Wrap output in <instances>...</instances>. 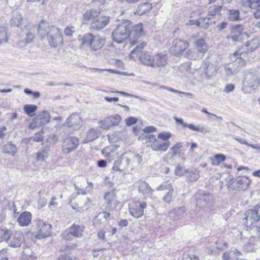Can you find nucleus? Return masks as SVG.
Masks as SVG:
<instances>
[{
	"mask_svg": "<svg viewBox=\"0 0 260 260\" xmlns=\"http://www.w3.org/2000/svg\"><path fill=\"white\" fill-rule=\"evenodd\" d=\"M228 19L231 21H238L241 20L238 10L231 9L228 12Z\"/></svg>",
	"mask_w": 260,
	"mask_h": 260,
	"instance_id": "f704fd0d",
	"label": "nucleus"
},
{
	"mask_svg": "<svg viewBox=\"0 0 260 260\" xmlns=\"http://www.w3.org/2000/svg\"><path fill=\"white\" fill-rule=\"evenodd\" d=\"M244 54L245 53L243 52L239 53L238 52H235L233 53L234 56H238L235 61L236 63H237L238 64V67H239V68L237 69V72H238L241 68L245 67L246 64V61L242 57Z\"/></svg>",
	"mask_w": 260,
	"mask_h": 260,
	"instance_id": "4c0bfd02",
	"label": "nucleus"
},
{
	"mask_svg": "<svg viewBox=\"0 0 260 260\" xmlns=\"http://www.w3.org/2000/svg\"><path fill=\"white\" fill-rule=\"evenodd\" d=\"M173 188L170 189L167 192V193L165 194V196L163 197L162 200L163 201L169 204L173 196Z\"/></svg>",
	"mask_w": 260,
	"mask_h": 260,
	"instance_id": "4d7b16f0",
	"label": "nucleus"
},
{
	"mask_svg": "<svg viewBox=\"0 0 260 260\" xmlns=\"http://www.w3.org/2000/svg\"><path fill=\"white\" fill-rule=\"evenodd\" d=\"M175 172L176 175L182 176L184 175L185 171L181 167L177 166L175 169Z\"/></svg>",
	"mask_w": 260,
	"mask_h": 260,
	"instance_id": "774afa93",
	"label": "nucleus"
},
{
	"mask_svg": "<svg viewBox=\"0 0 260 260\" xmlns=\"http://www.w3.org/2000/svg\"><path fill=\"white\" fill-rule=\"evenodd\" d=\"M182 260H199V259L194 254L185 252L183 255Z\"/></svg>",
	"mask_w": 260,
	"mask_h": 260,
	"instance_id": "052dcab7",
	"label": "nucleus"
},
{
	"mask_svg": "<svg viewBox=\"0 0 260 260\" xmlns=\"http://www.w3.org/2000/svg\"><path fill=\"white\" fill-rule=\"evenodd\" d=\"M10 24L13 26L20 27L22 24V17L19 12L14 14L10 20Z\"/></svg>",
	"mask_w": 260,
	"mask_h": 260,
	"instance_id": "72a5a7b5",
	"label": "nucleus"
},
{
	"mask_svg": "<svg viewBox=\"0 0 260 260\" xmlns=\"http://www.w3.org/2000/svg\"><path fill=\"white\" fill-rule=\"evenodd\" d=\"M49 152L47 149L43 148L40 149L37 152L36 160L38 161H44L48 158Z\"/></svg>",
	"mask_w": 260,
	"mask_h": 260,
	"instance_id": "a19ab883",
	"label": "nucleus"
},
{
	"mask_svg": "<svg viewBox=\"0 0 260 260\" xmlns=\"http://www.w3.org/2000/svg\"><path fill=\"white\" fill-rule=\"evenodd\" d=\"M251 235H252L249 239V243L245 246L246 250L249 252H253L257 248V243L259 241V239L257 240L254 237H253V236H255V234Z\"/></svg>",
	"mask_w": 260,
	"mask_h": 260,
	"instance_id": "2f4dec72",
	"label": "nucleus"
},
{
	"mask_svg": "<svg viewBox=\"0 0 260 260\" xmlns=\"http://www.w3.org/2000/svg\"><path fill=\"white\" fill-rule=\"evenodd\" d=\"M196 202V206L199 208L205 207L212 199V196L204 191H200L193 196Z\"/></svg>",
	"mask_w": 260,
	"mask_h": 260,
	"instance_id": "ddd939ff",
	"label": "nucleus"
},
{
	"mask_svg": "<svg viewBox=\"0 0 260 260\" xmlns=\"http://www.w3.org/2000/svg\"><path fill=\"white\" fill-rule=\"evenodd\" d=\"M187 42L180 39H176L172 43L170 51L175 55H178L184 52L188 47Z\"/></svg>",
	"mask_w": 260,
	"mask_h": 260,
	"instance_id": "9b49d317",
	"label": "nucleus"
},
{
	"mask_svg": "<svg viewBox=\"0 0 260 260\" xmlns=\"http://www.w3.org/2000/svg\"><path fill=\"white\" fill-rule=\"evenodd\" d=\"M135 185L138 187L139 193H142L145 198H149L152 196L153 189L148 183L139 180L135 183Z\"/></svg>",
	"mask_w": 260,
	"mask_h": 260,
	"instance_id": "2eb2a0df",
	"label": "nucleus"
},
{
	"mask_svg": "<svg viewBox=\"0 0 260 260\" xmlns=\"http://www.w3.org/2000/svg\"><path fill=\"white\" fill-rule=\"evenodd\" d=\"M221 6L214 5L211 6L209 9L208 15L213 16L220 14Z\"/></svg>",
	"mask_w": 260,
	"mask_h": 260,
	"instance_id": "09e8293b",
	"label": "nucleus"
},
{
	"mask_svg": "<svg viewBox=\"0 0 260 260\" xmlns=\"http://www.w3.org/2000/svg\"><path fill=\"white\" fill-rule=\"evenodd\" d=\"M93 224L94 226H98L102 223H104L105 220L103 218L102 215L100 213H99L97 215H96L94 219H93Z\"/></svg>",
	"mask_w": 260,
	"mask_h": 260,
	"instance_id": "5fc2aeb1",
	"label": "nucleus"
},
{
	"mask_svg": "<svg viewBox=\"0 0 260 260\" xmlns=\"http://www.w3.org/2000/svg\"><path fill=\"white\" fill-rule=\"evenodd\" d=\"M144 34L143 28L142 24L139 23L136 25H133L132 23V27L131 29V35L135 37H140Z\"/></svg>",
	"mask_w": 260,
	"mask_h": 260,
	"instance_id": "c9c22d12",
	"label": "nucleus"
},
{
	"mask_svg": "<svg viewBox=\"0 0 260 260\" xmlns=\"http://www.w3.org/2000/svg\"><path fill=\"white\" fill-rule=\"evenodd\" d=\"M171 137V134L170 132H162L159 133L157 138L159 139H161L164 141H169V139Z\"/></svg>",
	"mask_w": 260,
	"mask_h": 260,
	"instance_id": "13d9d810",
	"label": "nucleus"
},
{
	"mask_svg": "<svg viewBox=\"0 0 260 260\" xmlns=\"http://www.w3.org/2000/svg\"><path fill=\"white\" fill-rule=\"evenodd\" d=\"M37 109V106L35 105H25L23 107V110L25 114L29 116H32L35 114Z\"/></svg>",
	"mask_w": 260,
	"mask_h": 260,
	"instance_id": "79ce46f5",
	"label": "nucleus"
},
{
	"mask_svg": "<svg viewBox=\"0 0 260 260\" xmlns=\"http://www.w3.org/2000/svg\"><path fill=\"white\" fill-rule=\"evenodd\" d=\"M12 235V231L8 229H0V239L1 241H8Z\"/></svg>",
	"mask_w": 260,
	"mask_h": 260,
	"instance_id": "c03bdc74",
	"label": "nucleus"
},
{
	"mask_svg": "<svg viewBox=\"0 0 260 260\" xmlns=\"http://www.w3.org/2000/svg\"><path fill=\"white\" fill-rule=\"evenodd\" d=\"M129 166H131L129 158L125 154H122L117 160L114 161L112 170L115 171L123 172Z\"/></svg>",
	"mask_w": 260,
	"mask_h": 260,
	"instance_id": "9d476101",
	"label": "nucleus"
},
{
	"mask_svg": "<svg viewBox=\"0 0 260 260\" xmlns=\"http://www.w3.org/2000/svg\"><path fill=\"white\" fill-rule=\"evenodd\" d=\"M241 254V252L235 249L225 252L222 255L223 260H238V256Z\"/></svg>",
	"mask_w": 260,
	"mask_h": 260,
	"instance_id": "cd10ccee",
	"label": "nucleus"
},
{
	"mask_svg": "<svg viewBox=\"0 0 260 260\" xmlns=\"http://www.w3.org/2000/svg\"><path fill=\"white\" fill-rule=\"evenodd\" d=\"M99 124L100 127L104 129H109L111 127L107 118L100 121Z\"/></svg>",
	"mask_w": 260,
	"mask_h": 260,
	"instance_id": "6e6d98bb",
	"label": "nucleus"
},
{
	"mask_svg": "<svg viewBox=\"0 0 260 260\" xmlns=\"http://www.w3.org/2000/svg\"><path fill=\"white\" fill-rule=\"evenodd\" d=\"M29 140L34 142H39L43 140V137L41 133L38 132L35 134L34 137H30Z\"/></svg>",
	"mask_w": 260,
	"mask_h": 260,
	"instance_id": "e2e57ef3",
	"label": "nucleus"
},
{
	"mask_svg": "<svg viewBox=\"0 0 260 260\" xmlns=\"http://www.w3.org/2000/svg\"><path fill=\"white\" fill-rule=\"evenodd\" d=\"M185 214L184 207L175 208L170 212V216L174 220H178L183 218Z\"/></svg>",
	"mask_w": 260,
	"mask_h": 260,
	"instance_id": "a878e982",
	"label": "nucleus"
},
{
	"mask_svg": "<svg viewBox=\"0 0 260 260\" xmlns=\"http://www.w3.org/2000/svg\"><path fill=\"white\" fill-rule=\"evenodd\" d=\"M186 54L189 59L192 60L201 59L203 57V56L198 52L197 50L193 51L189 50L186 52Z\"/></svg>",
	"mask_w": 260,
	"mask_h": 260,
	"instance_id": "a18cd8bd",
	"label": "nucleus"
},
{
	"mask_svg": "<svg viewBox=\"0 0 260 260\" xmlns=\"http://www.w3.org/2000/svg\"><path fill=\"white\" fill-rule=\"evenodd\" d=\"M22 0H7V4L11 7H18L21 5Z\"/></svg>",
	"mask_w": 260,
	"mask_h": 260,
	"instance_id": "680f3d73",
	"label": "nucleus"
},
{
	"mask_svg": "<svg viewBox=\"0 0 260 260\" xmlns=\"http://www.w3.org/2000/svg\"><path fill=\"white\" fill-rule=\"evenodd\" d=\"M228 248V244L222 240H219L212 246V248L208 249V252L210 254H216L220 251L225 250Z\"/></svg>",
	"mask_w": 260,
	"mask_h": 260,
	"instance_id": "412c9836",
	"label": "nucleus"
},
{
	"mask_svg": "<svg viewBox=\"0 0 260 260\" xmlns=\"http://www.w3.org/2000/svg\"><path fill=\"white\" fill-rule=\"evenodd\" d=\"M37 228L36 238L42 239L50 236L52 230V225L50 224L39 219L37 221Z\"/></svg>",
	"mask_w": 260,
	"mask_h": 260,
	"instance_id": "6e6552de",
	"label": "nucleus"
},
{
	"mask_svg": "<svg viewBox=\"0 0 260 260\" xmlns=\"http://www.w3.org/2000/svg\"><path fill=\"white\" fill-rule=\"evenodd\" d=\"M235 85L233 84H229L226 85L224 91L226 93L232 92L235 89Z\"/></svg>",
	"mask_w": 260,
	"mask_h": 260,
	"instance_id": "338daca9",
	"label": "nucleus"
},
{
	"mask_svg": "<svg viewBox=\"0 0 260 260\" xmlns=\"http://www.w3.org/2000/svg\"><path fill=\"white\" fill-rule=\"evenodd\" d=\"M84 229L83 224H74L64 231L62 237L66 240H72L74 237L81 238L83 236Z\"/></svg>",
	"mask_w": 260,
	"mask_h": 260,
	"instance_id": "0eeeda50",
	"label": "nucleus"
},
{
	"mask_svg": "<svg viewBox=\"0 0 260 260\" xmlns=\"http://www.w3.org/2000/svg\"><path fill=\"white\" fill-rule=\"evenodd\" d=\"M204 69L206 75L208 77H211L217 71V62H210L208 60L204 61Z\"/></svg>",
	"mask_w": 260,
	"mask_h": 260,
	"instance_id": "393cba45",
	"label": "nucleus"
},
{
	"mask_svg": "<svg viewBox=\"0 0 260 260\" xmlns=\"http://www.w3.org/2000/svg\"><path fill=\"white\" fill-rule=\"evenodd\" d=\"M187 177V181L189 182H192L197 180L199 178V172L196 170L191 171H185Z\"/></svg>",
	"mask_w": 260,
	"mask_h": 260,
	"instance_id": "37998d69",
	"label": "nucleus"
},
{
	"mask_svg": "<svg viewBox=\"0 0 260 260\" xmlns=\"http://www.w3.org/2000/svg\"><path fill=\"white\" fill-rule=\"evenodd\" d=\"M50 118L49 113L46 111H43L36 116L34 121L39 125H44L49 123Z\"/></svg>",
	"mask_w": 260,
	"mask_h": 260,
	"instance_id": "5701e85b",
	"label": "nucleus"
},
{
	"mask_svg": "<svg viewBox=\"0 0 260 260\" xmlns=\"http://www.w3.org/2000/svg\"><path fill=\"white\" fill-rule=\"evenodd\" d=\"M84 23H90V28L93 30H100L105 27L110 22V17L100 14L95 9L87 11L83 15Z\"/></svg>",
	"mask_w": 260,
	"mask_h": 260,
	"instance_id": "7ed1b4c3",
	"label": "nucleus"
},
{
	"mask_svg": "<svg viewBox=\"0 0 260 260\" xmlns=\"http://www.w3.org/2000/svg\"><path fill=\"white\" fill-rule=\"evenodd\" d=\"M142 161V155L140 154H137L135 155L133 157V160L131 163H130L131 167L133 168V167H135L139 165L141 161Z\"/></svg>",
	"mask_w": 260,
	"mask_h": 260,
	"instance_id": "603ef678",
	"label": "nucleus"
},
{
	"mask_svg": "<svg viewBox=\"0 0 260 260\" xmlns=\"http://www.w3.org/2000/svg\"><path fill=\"white\" fill-rule=\"evenodd\" d=\"M8 39V37L6 28L0 27V44L6 43Z\"/></svg>",
	"mask_w": 260,
	"mask_h": 260,
	"instance_id": "8fccbe9b",
	"label": "nucleus"
},
{
	"mask_svg": "<svg viewBox=\"0 0 260 260\" xmlns=\"http://www.w3.org/2000/svg\"><path fill=\"white\" fill-rule=\"evenodd\" d=\"M100 134V131L98 128H92L87 132L86 139L84 140L85 143L91 142L96 139Z\"/></svg>",
	"mask_w": 260,
	"mask_h": 260,
	"instance_id": "c85d7f7f",
	"label": "nucleus"
},
{
	"mask_svg": "<svg viewBox=\"0 0 260 260\" xmlns=\"http://www.w3.org/2000/svg\"><path fill=\"white\" fill-rule=\"evenodd\" d=\"M260 85V76L256 71H246L242 80L241 90L245 94L250 93Z\"/></svg>",
	"mask_w": 260,
	"mask_h": 260,
	"instance_id": "20e7f679",
	"label": "nucleus"
},
{
	"mask_svg": "<svg viewBox=\"0 0 260 260\" xmlns=\"http://www.w3.org/2000/svg\"><path fill=\"white\" fill-rule=\"evenodd\" d=\"M174 119L177 123L181 124L183 127H188L190 130L199 131L202 133H207L209 132V130L205 128L204 127H200L199 125H194L192 124H188L184 122L182 119L179 118L177 117H174Z\"/></svg>",
	"mask_w": 260,
	"mask_h": 260,
	"instance_id": "a211bd4d",
	"label": "nucleus"
},
{
	"mask_svg": "<svg viewBox=\"0 0 260 260\" xmlns=\"http://www.w3.org/2000/svg\"><path fill=\"white\" fill-rule=\"evenodd\" d=\"M137 122V119L134 117H130L125 119V123L127 126H131Z\"/></svg>",
	"mask_w": 260,
	"mask_h": 260,
	"instance_id": "69168bd1",
	"label": "nucleus"
},
{
	"mask_svg": "<svg viewBox=\"0 0 260 260\" xmlns=\"http://www.w3.org/2000/svg\"><path fill=\"white\" fill-rule=\"evenodd\" d=\"M31 218V214L29 212L24 211L20 214L17 221L20 226H26L30 223Z\"/></svg>",
	"mask_w": 260,
	"mask_h": 260,
	"instance_id": "b1692460",
	"label": "nucleus"
},
{
	"mask_svg": "<svg viewBox=\"0 0 260 260\" xmlns=\"http://www.w3.org/2000/svg\"><path fill=\"white\" fill-rule=\"evenodd\" d=\"M104 199L106 201L105 209L106 210L112 211L117 206L118 201L113 193L106 192L104 196Z\"/></svg>",
	"mask_w": 260,
	"mask_h": 260,
	"instance_id": "dca6fc26",
	"label": "nucleus"
},
{
	"mask_svg": "<svg viewBox=\"0 0 260 260\" xmlns=\"http://www.w3.org/2000/svg\"><path fill=\"white\" fill-rule=\"evenodd\" d=\"M152 8L151 4L149 3H144L140 4L138 7L136 12L135 13L136 14L139 15H142L146 12L150 11Z\"/></svg>",
	"mask_w": 260,
	"mask_h": 260,
	"instance_id": "c756f323",
	"label": "nucleus"
},
{
	"mask_svg": "<svg viewBox=\"0 0 260 260\" xmlns=\"http://www.w3.org/2000/svg\"><path fill=\"white\" fill-rule=\"evenodd\" d=\"M132 27V22L123 20L113 31L111 35L113 41L118 44L123 43L129 37Z\"/></svg>",
	"mask_w": 260,
	"mask_h": 260,
	"instance_id": "39448f33",
	"label": "nucleus"
},
{
	"mask_svg": "<svg viewBox=\"0 0 260 260\" xmlns=\"http://www.w3.org/2000/svg\"><path fill=\"white\" fill-rule=\"evenodd\" d=\"M210 159L212 166H218L226 159V156L224 154L219 153L215 155L214 158Z\"/></svg>",
	"mask_w": 260,
	"mask_h": 260,
	"instance_id": "ea45409f",
	"label": "nucleus"
},
{
	"mask_svg": "<svg viewBox=\"0 0 260 260\" xmlns=\"http://www.w3.org/2000/svg\"><path fill=\"white\" fill-rule=\"evenodd\" d=\"M81 117L76 114L71 115L67 120V124L71 130L78 129L81 125Z\"/></svg>",
	"mask_w": 260,
	"mask_h": 260,
	"instance_id": "f3484780",
	"label": "nucleus"
},
{
	"mask_svg": "<svg viewBox=\"0 0 260 260\" xmlns=\"http://www.w3.org/2000/svg\"><path fill=\"white\" fill-rule=\"evenodd\" d=\"M170 144L169 141L162 142L155 138L154 141L151 144V148L155 151L165 152Z\"/></svg>",
	"mask_w": 260,
	"mask_h": 260,
	"instance_id": "6ab92c4d",
	"label": "nucleus"
},
{
	"mask_svg": "<svg viewBox=\"0 0 260 260\" xmlns=\"http://www.w3.org/2000/svg\"><path fill=\"white\" fill-rule=\"evenodd\" d=\"M139 58L144 64L152 67L153 56H151L149 52H144L143 54H141Z\"/></svg>",
	"mask_w": 260,
	"mask_h": 260,
	"instance_id": "7c9ffc66",
	"label": "nucleus"
},
{
	"mask_svg": "<svg viewBox=\"0 0 260 260\" xmlns=\"http://www.w3.org/2000/svg\"><path fill=\"white\" fill-rule=\"evenodd\" d=\"M146 46V44L144 43H141L135 47L134 49L131 52V57L134 58L135 57L140 55L141 54H143L142 52L143 49Z\"/></svg>",
	"mask_w": 260,
	"mask_h": 260,
	"instance_id": "e433bc0d",
	"label": "nucleus"
},
{
	"mask_svg": "<svg viewBox=\"0 0 260 260\" xmlns=\"http://www.w3.org/2000/svg\"><path fill=\"white\" fill-rule=\"evenodd\" d=\"M2 152L5 154L14 156L17 152V148L11 142H8L3 146Z\"/></svg>",
	"mask_w": 260,
	"mask_h": 260,
	"instance_id": "bb28decb",
	"label": "nucleus"
},
{
	"mask_svg": "<svg viewBox=\"0 0 260 260\" xmlns=\"http://www.w3.org/2000/svg\"><path fill=\"white\" fill-rule=\"evenodd\" d=\"M79 141L76 137H71L66 139L62 146V152L68 154L74 151L78 146Z\"/></svg>",
	"mask_w": 260,
	"mask_h": 260,
	"instance_id": "f8f14e48",
	"label": "nucleus"
},
{
	"mask_svg": "<svg viewBox=\"0 0 260 260\" xmlns=\"http://www.w3.org/2000/svg\"><path fill=\"white\" fill-rule=\"evenodd\" d=\"M147 207L145 202H134L130 206L129 210L131 215L135 218H139L144 214V209Z\"/></svg>",
	"mask_w": 260,
	"mask_h": 260,
	"instance_id": "1a4fd4ad",
	"label": "nucleus"
},
{
	"mask_svg": "<svg viewBox=\"0 0 260 260\" xmlns=\"http://www.w3.org/2000/svg\"><path fill=\"white\" fill-rule=\"evenodd\" d=\"M244 215L247 231L249 230L250 234H255L253 237L258 240L260 239V225L258 223L260 220V203L254 208L247 210Z\"/></svg>",
	"mask_w": 260,
	"mask_h": 260,
	"instance_id": "f03ea898",
	"label": "nucleus"
},
{
	"mask_svg": "<svg viewBox=\"0 0 260 260\" xmlns=\"http://www.w3.org/2000/svg\"><path fill=\"white\" fill-rule=\"evenodd\" d=\"M173 188V186L171 184V183H169L168 182H164L161 185H160L159 186H158L156 188V190H169L170 189H171Z\"/></svg>",
	"mask_w": 260,
	"mask_h": 260,
	"instance_id": "bf43d9fd",
	"label": "nucleus"
},
{
	"mask_svg": "<svg viewBox=\"0 0 260 260\" xmlns=\"http://www.w3.org/2000/svg\"><path fill=\"white\" fill-rule=\"evenodd\" d=\"M167 64V55L166 54L159 53L153 56L152 67H164Z\"/></svg>",
	"mask_w": 260,
	"mask_h": 260,
	"instance_id": "aec40b11",
	"label": "nucleus"
},
{
	"mask_svg": "<svg viewBox=\"0 0 260 260\" xmlns=\"http://www.w3.org/2000/svg\"><path fill=\"white\" fill-rule=\"evenodd\" d=\"M80 41V47L89 46L90 49L94 51H97L101 49L105 43V39L99 35L94 36L91 33L84 35Z\"/></svg>",
	"mask_w": 260,
	"mask_h": 260,
	"instance_id": "423d86ee",
	"label": "nucleus"
},
{
	"mask_svg": "<svg viewBox=\"0 0 260 260\" xmlns=\"http://www.w3.org/2000/svg\"><path fill=\"white\" fill-rule=\"evenodd\" d=\"M246 46L248 47L247 50L250 51H253L259 46V41L257 39L246 42Z\"/></svg>",
	"mask_w": 260,
	"mask_h": 260,
	"instance_id": "de8ad7c7",
	"label": "nucleus"
},
{
	"mask_svg": "<svg viewBox=\"0 0 260 260\" xmlns=\"http://www.w3.org/2000/svg\"><path fill=\"white\" fill-rule=\"evenodd\" d=\"M75 28L72 26H68L64 30V33L65 35L69 37L72 36L73 33L75 32Z\"/></svg>",
	"mask_w": 260,
	"mask_h": 260,
	"instance_id": "0e129e2a",
	"label": "nucleus"
},
{
	"mask_svg": "<svg viewBox=\"0 0 260 260\" xmlns=\"http://www.w3.org/2000/svg\"><path fill=\"white\" fill-rule=\"evenodd\" d=\"M24 242V237L22 233L20 232H16L10 241V246L14 248L19 247Z\"/></svg>",
	"mask_w": 260,
	"mask_h": 260,
	"instance_id": "4be33fe9",
	"label": "nucleus"
},
{
	"mask_svg": "<svg viewBox=\"0 0 260 260\" xmlns=\"http://www.w3.org/2000/svg\"><path fill=\"white\" fill-rule=\"evenodd\" d=\"M38 32L41 39L47 37L49 45L52 47H56L63 43L61 30L53 25L50 26L44 20L39 25Z\"/></svg>",
	"mask_w": 260,
	"mask_h": 260,
	"instance_id": "f257e3e1",
	"label": "nucleus"
},
{
	"mask_svg": "<svg viewBox=\"0 0 260 260\" xmlns=\"http://www.w3.org/2000/svg\"><path fill=\"white\" fill-rule=\"evenodd\" d=\"M243 30V26L241 24H238L233 26L231 30V33L236 34L241 36Z\"/></svg>",
	"mask_w": 260,
	"mask_h": 260,
	"instance_id": "864d4df0",
	"label": "nucleus"
},
{
	"mask_svg": "<svg viewBox=\"0 0 260 260\" xmlns=\"http://www.w3.org/2000/svg\"><path fill=\"white\" fill-rule=\"evenodd\" d=\"M250 182V180L248 177H238L236 179L235 186L231 184L229 188L237 190H245L248 188Z\"/></svg>",
	"mask_w": 260,
	"mask_h": 260,
	"instance_id": "4468645a",
	"label": "nucleus"
},
{
	"mask_svg": "<svg viewBox=\"0 0 260 260\" xmlns=\"http://www.w3.org/2000/svg\"><path fill=\"white\" fill-rule=\"evenodd\" d=\"M196 48L198 52L203 56L208 49L207 45L203 39H200L197 41Z\"/></svg>",
	"mask_w": 260,
	"mask_h": 260,
	"instance_id": "473e14b6",
	"label": "nucleus"
},
{
	"mask_svg": "<svg viewBox=\"0 0 260 260\" xmlns=\"http://www.w3.org/2000/svg\"><path fill=\"white\" fill-rule=\"evenodd\" d=\"M182 147L183 146L181 143H177L171 148V151L169 152L167 155L168 157L173 158L174 156L180 153L179 150L182 148Z\"/></svg>",
	"mask_w": 260,
	"mask_h": 260,
	"instance_id": "58836bf2",
	"label": "nucleus"
},
{
	"mask_svg": "<svg viewBox=\"0 0 260 260\" xmlns=\"http://www.w3.org/2000/svg\"><path fill=\"white\" fill-rule=\"evenodd\" d=\"M108 120L110 125L115 126L118 125L121 120V116L118 114H115L107 118Z\"/></svg>",
	"mask_w": 260,
	"mask_h": 260,
	"instance_id": "49530a36",
	"label": "nucleus"
},
{
	"mask_svg": "<svg viewBox=\"0 0 260 260\" xmlns=\"http://www.w3.org/2000/svg\"><path fill=\"white\" fill-rule=\"evenodd\" d=\"M245 4L248 5L250 9L258 10L260 8V0H251L249 2L245 1Z\"/></svg>",
	"mask_w": 260,
	"mask_h": 260,
	"instance_id": "3c124183",
	"label": "nucleus"
}]
</instances>
